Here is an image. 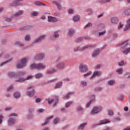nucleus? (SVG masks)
I'll list each match as a JSON object with an SVG mask.
<instances>
[{
  "mask_svg": "<svg viewBox=\"0 0 130 130\" xmlns=\"http://www.w3.org/2000/svg\"><path fill=\"white\" fill-rule=\"evenodd\" d=\"M118 46L122 48L121 51L123 54L127 55L128 54L130 53V47H127V46H128V40H126L121 44H119Z\"/></svg>",
  "mask_w": 130,
  "mask_h": 130,
  "instance_id": "1",
  "label": "nucleus"
},
{
  "mask_svg": "<svg viewBox=\"0 0 130 130\" xmlns=\"http://www.w3.org/2000/svg\"><path fill=\"white\" fill-rule=\"evenodd\" d=\"M18 114L16 113H11L9 114L7 120V125L8 126H13L16 123V119L14 117H17Z\"/></svg>",
  "mask_w": 130,
  "mask_h": 130,
  "instance_id": "2",
  "label": "nucleus"
},
{
  "mask_svg": "<svg viewBox=\"0 0 130 130\" xmlns=\"http://www.w3.org/2000/svg\"><path fill=\"white\" fill-rule=\"evenodd\" d=\"M29 61V58L24 57L19 60L16 64V67L18 69H23L27 66V62Z\"/></svg>",
  "mask_w": 130,
  "mask_h": 130,
  "instance_id": "3",
  "label": "nucleus"
},
{
  "mask_svg": "<svg viewBox=\"0 0 130 130\" xmlns=\"http://www.w3.org/2000/svg\"><path fill=\"white\" fill-rule=\"evenodd\" d=\"M30 68L31 70H44L46 68V65L42 63H34L30 64Z\"/></svg>",
  "mask_w": 130,
  "mask_h": 130,
  "instance_id": "4",
  "label": "nucleus"
},
{
  "mask_svg": "<svg viewBox=\"0 0 130 130\" xmlns=\"http://www.w3.org/2000/svg\"><path fill=\"white\" fill-rule=\"evenodd\" d=\"M24 75H26L25 72H19L17 73V74L13 72H9L7 73V76L9 78H15V77H16V78H18V79L20 78V77H23Z\"/></svg>",
  "mask_w": 130,
  "mask_h": 130,
  "instance_id": "5",
  "label": "nucleus"
},
{
  "mask_svg": "<svg viewBox=\"0 0 130 130\" xmlns=\"http://www.w3.org/2000/svg\"><path fill=\"white\" fill-rule=\"evenodd\" d=\"M26 90L27 91L25 94L27 96H28V97H33L35 95V88L34 86L30 85L28 86Z\"/></svg>",
  "mask_w": 130,
  "mask_h": 130,
  "instance_id": "6",
  "label": "nucleus"
},
{
  "mask_svg": "<svg viewBox=\"0 0 130 130\" xmlns=\"http://www.w3.org/2000/svg\"><path fill=\"white\" fill-rule=\"evenodd\" d=\"M48 104H53V106H55L58 103V97L55 95L52 98H49L46 100Z\"/></svg>",
  "mask_w": 130,
  "mask_h": 130,
  "instance_id": "7",
  "label": "nucleus"
},
{
  "mask_svg": "<svg viewBox=\"0 0 130 130\" xmlns=\"http://www.w3.org/2000/svg\"><path fill=\"white\" fill-rule=\"evenodd\" d=\"M34 77V76H32V75H29V76H27L26 78L22 77V76H21L19 78L16 79L15 80V82L16 83H23V82H25V81H28L29 80H32V79H33Z\"/></svg>",
  "mask_w": 130,
  "mask_h": 130,
  "instance_id": "8",
  "label": "nucleus"
},
{
  "mask_svg": "<svg viewBox=\"0 0 130 130\" xmlns=\"http://www.w3.org/2000/svg\"><path fill=\"white\" fill-rule=\"evenodd\" d=\"M102 111V107L95 106L92 109L90 112V114H91V115H96V114H98V113H100V112Z\"/></svg>",
  "mask_w": 130,
  "mask_h": 130,
  "instance_id": "9",
  "label": "nucleus"
},
{
  "mask_svg": "<svg viewBox=\"0 0 130 130\" xmlns=\"http://www.w3.org/2000/svg\"><path fill=\"white\" fill-rule=\"evenodd\" d=\"M57 64L56 67L58 70H63L64 67H66V63L63 61L60 60V59H57L56 61Z\"/></svg>",
  "mask_w": 130,
  "mask_h": 130,
  "instance_id": "10",
  "label": "nucleus"
},
{
  "mask_svg": "<svg viewBox=\"0 0 130 130\" xmlns=\"http://www.w3.org/2000/svg\"><path fill=\"white\" fill-rule=\"evenodd\" d=\"M58 38H59V30H55L53 32V35L49 38V40L55 41Z\"/></svg>",
  "mask_w": 130,
  "mask_h": 130,
  "instance_id": "11",
  "label": "nucleus"
},
{
  "mask_svg": "<svg viewBox=\"0 0 130 130\" xmlns=\"http://www.w3.org/2000/svg\"><path fill=\"white\" fill-rule=\"evenodd\" d=\"M92 47V45H87L86 46H84L83 47H78L75 48L74 49V51H85L86 49H88V48H91Z\"/></svg>",
  "mask_w": 130,
  "mask_h": 130,
  "instance_id": "12",
  "label": "nucleus"
},
{
  "mask_svg": "<svg viewBox=\"0 0 130 130\" xmlns=\"http://www.w3.org/2000/svg\"><path fill=\"white\" fill-rule=\"evenodd\" d=\"M102 75V71H95L92 75L90 77L89 80H94L96 77H101Z\"/></svg>",
  "mask_w": 130,
  "mask_h": 130,
  "instance_id": "13",
  "label": "nucleus"
},
{
  "mask_svg": "<svg viewBox=\"0 0 130 130\" xmlns=\"http://www.w3.org/2000/svg\"><path fill=\"white\" fill-rule=\"evenodd\" d=\"M47 21L49 23H57V22H58V18L56 17L48 15L47 17Z\"/></svg>",
  "mask_w": 130,
  "mask_h": 130,
  "instance_id": "14",
  "label": "nucleus"
},
{
  "mask_svg": "<svg viewBox=\"0 0 130 130\" xmlns=\"http://www.w3.org/2000/svg\"><path fill=\"white\" fill-rule=\"evenodd\" d=\"M24 0H15L12 3L10 4V7H19V6H22V3Z\"/></svg>",
  "mask_w": 130,
  "mask_h": 130,
  "instance_id": "15",
  "label": "nucleus"
},
{
  "mask_svg": "<svg viewBox=\"0 0 130 130\" xmlns=\"http://www.w3.org/2000/svg\"><path fill=\"white\" fill-rule=\"evenodd\" d=\"M45 58V54L44 53H39L37 54L34 58L35 60H42Z\"/></svg>",
  "mask_w": 130,
  "mask_h": 130,
  "instance_id": "16",
  "label": "nucleus"
},
{
  "mask_svg": "<svg viewBox=\"0 0 130 130\" xmlns=\"http://www.w3.org/2000/svg\"><path fill=\"white\" fill-rule=\"evenodd\" d=\"M119 18L117 16H113L111 18L110 22L113 25H116L118 23Z\"/></svg>",
  "mask_w": 130,
  "mask_h": 130,
  "instance_id": "17",
  "label": "nucleus"
},
{
  "mask_svg": "<svg viewBox=\"0 0 130 130\" xmlns=\"http://www.w3.org/2000/svg\"><path fill=\"white\" fill-rule=\"evenodd\" d=\"M91 100L89 101V103H87L86 105V108H89L90 106H91V104L93 103V102H95V95H92L90 96Z\"/></svg>",
  "mask_w": 130,
  "mask_h": 130,
  "instance_id": "18",
  "label": "nucleus"
},
{
  "mask_svg": "<svg viewBox=\"0 0 130 130\" xmlns=\"http://www.w3.org/2000/svg\"><path fill=\"white\" fill-rule=\"evenodd\" d=\"M46 36L45 35H43L39 37L38 38L36 39L34 41V43H37L40 42V41H43L45 39Z\"/></svg>",
  "mask_w": 130,
  "mask_h": 130,
  "instance_id": "19",
  "label": "nucleus"
},
{
  "mask_svg": "<svg viewBox=\"0 0 130 130\" xmlns=\"http://www.w3.org/2000/svg\"><path fill=\"white\" fill-rule=\"evenodd\" d=\"M130 29V18L127 19L126 21V25L123 28V31L124 32H126L127 30Z\"/></svg>",
  "mask_w": 130,
  "mask_h": 130,
  "instance_id": "20",
  "label": "nucleus"
},
{
  "mask_svg": "<svg viewBox=\"0 0 130 130\" xmlns=\"http://www.w3.org/2000/svg\"><path fill=\"white\" fill-rule=\"evenodd\" d=\"M79 70L82 73H86L88 71V66L85 64H81L79 67Z\"/></svg>",
  "mask_w": 130,
  "mask_h": 130,
  "instance_id": "21",
  "label": "nucleus"
},
{
  "mask_svg": "<svg viewBox=\"0 0 130 130\" xmlns=\"http://www.w3.org/2000/svg\"><path fill=\"white\" fill-rule=\"evenodd\" d=\"M88 125V122H85L81 123L78 127V130H84L85 129V127Z\"/></svg>",
  "mask_w": 130,
  "mask_h": 130,
  "instance_id": "22",
  "label": "nucleus"
},
{
  "mask_svg": "<svg viewBox=\"0 0 130 130\" xmlns=\"http://www.w3.org/2000/svg\"><path fill=\"white\" fill-rule=\"evenodd\" d=\"M100 49H96L92 53V57H97L100 54Z\"/></svg>",
  "mask_w": 130,
  "mask_h": 130,
  "instance_id": "23",
  "label": "nucleus"
},
{
  "mask_svg": "<svg viewBox=\"0 0 130 130\" xmlns=\"http://www.w3.org/2000/svg\"><path fill=\"white\" fill-rule=\"evenodd\" d=\"M106 123H110V120H109L107 119L101 120L100 121L99 123L97 124V125H101L102 124H106Z\"/></svg>",
  "mask_w": 130,
  "mask_h": 130,
  "instance_id": "24",
  "label": "nucleus"
},
{
  "mask_svg": "<svg viewBox=\"0 0 130 130\" xmlns=\"http://www.w3.org/2000/svg\"><path fill=\"white\" fill-rule=\"evenodd\" d=\"M22 14H23V10H19L18 12L15 13L13 15V17L11 18H10L9 20H12L13 18H16V17H19V16H21Z\"/></svg>",
  "mask_w": 130,
  "mask_h": 130,
  "instance_id": "25",
  "label": "nucleus"
},
{
  "mask_svg": "<svg viewBox=\"0 0 130 130\" xmlns=\"http://www.w3.org/2000/svg\"><path fill=\"white\" fill-rule=\"evenodd\" d=\"M52 3L53 4H55V5H56L57 9H59V10L62 9V6L58 2L56 1H52Z\"/></svg>",
  "mask_w": 130,
  "mask_h": 130,
  "instance_id": "26",
  "label": "nucleus"
},
{
  "mask_svg": "<svg viewBox=\"0 0 130 130\" xmlns=\"http://www.w3.org/2000/svg\"><path fill=\"white\" fill-rule=\"evenodd\" d=\"M68 36L70 37H73L74 36V35L75 34V29L74 28H70L68 30Z\"/></svg>",
  "mask_w": 130,
  "mask_h": 130,
  "instance_id": "27",
  "label": "nucleus"
},
{
  "mask_svg": "<svg viewBox=\"0 0 130 130\" xmlns=\"http://www.w3.org/2000/svg\"><path fill=\"white\" fill-rule=\"evenodd\" d=\"M34 5H35V6H38L39 7H41V6H46V4H44L43 3H41V2L39 1H35L34 2Z\"/></svg>",
  "mask_w": 130,
  "mask_h": 130,
  "instance_id": "28",
  "label": "nucleus"
},
{
  "mask_svg": "<svg viewBox=\"0 0 130 130\" xmlns=\"http://www.w3.org/2000/svg\"><path fill=\"white\" fill-rule=\"evenodd\" d=\"M123 14L125 16H130V8L124 10Z\"/></svg>",
  "mask_w": 130,
  "mask_h": 130,
  "instance_id": "29",
  "label": "nucleus"
},
{
  "mask_svg": "<svg viewBox=\"0 0 130 130\" xmlns=\"http://www.w3.org/2000/svg\"><path fill=\"white\" fill-rule=\"evenodd\" d=\"M13 96L15 99H20V98H21V93L20 92L16 91L14 92Z\"/></svg>",
  "mask_w": 130,
  "mask_h": 130,
  "instance_id": "30",
  "label": "nucleus"
},
{
  "mask_svg": "<svg viewBox=\"0 0 130 130\" xmlns=\"http://www.w3.org/2000/svg\"><path fill=\"white\" fill-rule=\"evenodd\" d=\"M11 61H13V58H10V59L1 63L0 64V67H4V66L9 63V62H11Z\"/></svg>",
  "mask_w": 130,
  "mask_h": 130,
  "instance_id": "31",
  "label": "nucleus"
},
{
  "mask_svg": "<svg viewBox=\"0 0 130 130\" xmlns=\"http://www.w3.org/2000/svg\"><path fill=\"white\" fill-rule=\"evenodd\" d=\"M62 86V82L59 81L58 83H56V85L54 86V89H59V88H61Z\"/></svg>",
  "mask_w": 130,
  "mask_h": 130,
  "instance_id": "32",
  "label": "nucleus"
},
{
  "mask_svg": "<svg viewBox=\"0 0 130 130\" xmlns=\"http://www.w3.org/2000/svg\"><path fill=\"white\" fill-rule=\"evenodd\" d=\"M76 110L78 112H82V111H84V108L82 106L80 105L77 107Z\"/></svg>",
  "mask_w": 130,
  "mask_h": 130,
  "instance_id": "33",
  "label": "nucleus"
},
{
  "mask_svg": "<svg viewBox=\"0 0 130 130\" xmlns=\"http://www.w3.org/2000/svg\"><path fill=\"white\" fill-rule=\"evenodd\" d=\"M116 73L118 74V75H122V73H123V69L122 68H118L116 70Z\"/></svg>",
  "mask_w": 130,
  "mask_h": 130,
  "instance_id": "34",
  "label": "nucleus"
},
{
  "mask_svg": "<svg viewBox=\"0 0 130 130\" xmlns=\"http://www.w3.org/2000/svg\"><path fill=\"white\" fill-rule=\"evenodd\" d=\"M80 19H81V18L80 17V16L75 15L73 16V20L74 22H79V21H80Z\"/></svg>",
  "mask_w": 130,
  "mask_h": 130,
  "instance_id": "35",
  "label": "nucleus"
},
{
  "mask_svg": "<svg viewBox=\"0 0 130 130\" xmlns=\"http://www.w3.org/2000/svg\"><path fill=\"white\" fill-rule=\"evenodd\" d=\"M73 94H74L73 92H68L66 95L63 96V99H69V98H70V96H71V95H73Z\"/></svg>",
  "mask_w": 130,
  "mask_h": 130,
  "instance_id": "36",
  "label": "nucleus"
},
{
  "mask_svg": "<svg viewBox=\"0 0 130 130\" xmlns=\"http://www.w3.org/2000/svg\"><path fill=\"white\" fill-rule=\"evenodd\" d=\"M123 26H124V24L122 22H120L118 25L117 30H118V31H121V30H122V28H123Z\"/></svg>",
  "mask_w": 130,
  "mask_h": 130,
  "instance_id": "37",
  "label": "nucleus"
},
{
  "mask_svg": "<svg viewBox=\"0 0 130 130\" xmlns=\"http://www.w3.org/2000/svg\"><path fill=\"white\" fill-rule=\"evenodd\" d=\"M119 67H123V66H125L126 64V62L124 61V60H121L118 63Z\"/></svg>",
  "mask_w": 130,
  "mask_h": 130,
  "instance_id": "38",
  "label": "nucleus"
},
{
  "mask_svg": "<svg viewBox=\"0 0 130 130\" xmlns=\"http://www.w3.org/2000/svg\"><path fill=\"white\" fill-rule=\"evenodd\" d=\"M56 72V70L55 69H53L51 70H48L46 72V74L48 75H51V74H53V73H55Z\"/></svg>",
  "mask_w": 130,
  "mask_h": 130,
  "instance_id": "39",
  "label": "nucleus"
},
{
  "mask_svg": "<svg viewBox=\"0 0 130 130\" xmlns=\"http://www.w3.org/2000/svg\"><path fill=\"white\" fill-rule=\"evenodd\" d=\"M28 29H30V26H22L20 28V31H25V30H28Z\"/></svg>",
  "mask_w": 130,
  "mask_h": 130,
  "instance_id": "40",
  "label": "nucleus"
},
{
  "mask_svg": "<svg viewBox=\"0 0 130 130\" xmlns=\"http://www.w3.org/2000/svg\"><path fill=\"white\" fill-rule=\"evenodd\" d=\"M50 119H51V117L47 118L46 119V121L44 123L42 124V126H44V125H46V124L48 123V122L49 121V120H50Z\"/></svg>",
  "mask_w": 130,
  "mask_h": 130,
  "instance_id": "41",
  "label": "nucleus"
},
{
  "mask_svg": "<svg viewBox=\"0 0 130 130\" xmlns=\"http://www.w3.org/2000/svg\"><path fill=\"white\" fill-rule=\"evenodd\" d=\"M108 85H110V86H112L115 84V80H110L108 81Z\"/></svg>",
  "mask_w": 130,
  "mask_h": 130,
  "instance_id": "42",
  "label": "nucleus"
},
{
  "mask_svg": "<svg viewBox=\"0 0 130 130\" xmlns=\"http://www.w3.org/2000/svg\"><path fill=\"white\" fill-rule=\"evenodd\" d=\"M39 15V13L37 11H33L31 13V17H37Z\"/></svg>",
  "mask_w": 130,
  "mask_h": 130,
  "instance_id": "43",
  "label": "nucleus"
},
{
  "mask_svg": "<svg viewBox=\"0 0 130 130\" xmlns=\"http://www.w3.org/2000/svg\"><path fill=\"white\" fill-rule=\"evenodd\" d=\"M85 12H86L88 15H92V14H93V11H92V9H86L85 10Z\"/></svg>",
  "mask_w": 130,
  "mask_h": 130,
  "instance_id": "44",
  "label": "nucleus"
},
{
  "mask_svg": "<svg viewBox=\"0 0 130 130\" xmlns=\"http://www.w3.org/2000/svg\"><path fill=\"white\" fill-rule=\"evenodd\" d=\"M73 104V102H68L66 103L65 107L66 108H69L71 105Z\"/></svg>",
  "mask_w": 130,
  "mask_h": 130,
  "instance_id": "45",
  "label": "nucleus"
},
{
  "mask_svg": "<svg viewBox=\"0 0 130 130\" xmlns=\"http://www.w3.org/2000/svg\"><path fill=\"white\" fill-rule=\"evenodd\" d=\"M12 90H14V86L13 85L9 86L7 89V92H11Z\"/></svg>",
  "mask_w": 130,
  "mask_h": 130,
  "instance_id": "46",
  "label": "nucleus"
},
{
  "mask_svg": "<svg viewBox=\"0 0 130 130\" xmlns=\"http://www.w3.org/2000/svg\"><path fill=\"white\" fill-rule=\"evenodd\" d=\"M81 85L83 87H87V81L83 80L81 82Z\"/></svg>",
  "mask_w": 130,
  "mask_h": 130,
  "instance_id": "47",
  "label": "nucleus"
},
{
  "mask_svg": "<svg viewBox=\"0 0 130 130\" xmlns=\"http://www.w3.org/2000/svg\"><path fill=\"white\" fill-rule=\"evenodd\" d=\"M92 25L93 24H92V23H88L86 25H85L84 29H86V28H90V27H92Z\"/></svg>",
  "mask_w": 130,
  "mask_h": 130,
  "instance_id": "48",
  "label": "nucleus"
},
{
  "mask_svg": "<svg viewBox=\"0 0 130 130\" xmlns=\"http://www.w3.org/2000/svg\"><path fill=\"white\" fill-rule=\"evenodd\" d=\"M91 75H92V72L91 71H89L86 74H85L84 75V78H87V77H89V76H91Z\"/></svg>",
  "mask_w": 130,
  "mask_h": 130,
  "instance_id": "49",
  "label": "nucleus"
},
{
  "mask_svg": "<svg viewBox=\"0 0 130 130\" xmlns=\"http://www.w3.org/2000/svg\"><path fill=\"white\" fill-rule=\"evenodd\" d=\"M4 118H5V116L2 114H0V125L3 124Z\"/></svg>",
  "mask_w": 130,
  "mask_h": 130,
  "instance_id": "50",
  "label": "nucleus"
},
{
  "mask_svg": "<svg viewBox=\"0 0 130 130\" xmlns=\"http://www.w3.org/2000/svg\"><path fill=\"white\" fill-rule=\"evenodd\" d=\"M34 117V116H33V114H28L27 116V119H33Z\"/></svg>",
  "mask_w": 130,
  "mask_h": 130,
  "instance_id": "51",
  "label": "nucleus"
},
{
  "mask_svg": "<svg viewBox=\"0 0 130 130\" xmlns=\"http://www.w3.org/2000/svg\"><path fill=\"white\" fill-rule=\"evenodd\" d=\"M42 74L38 73L35 75V77L36 78V79H40V78H42Z\"/></svg>",
  "mask_w": 130,
  "mask_h": 130,
  "instance_id": "52",
  "label": "nucleus"
},
{
  "mask_svg": "<svg viewBox=\"0 0 130 130\" xmlns=\"http://www.w3.org/2000/svg\"><path fill=\"white\" fill-rule=\"evenodd\" d=\"M24 40L25 41H30V35H27L26 36H25L24 38Z\"/></svg>",
  "mask_w": 130,
  "mask_h": 130,
  "instance_id": "53",
  "label": "nucleus"
},
{
  "mask_svg": "<svg viewBox=\"0 0 130 130\" xmlns=\"http://www.w3.org/2000/svg\"><path fill=\"white\" fill-rule=\"evenodd\" d=\"M53 122L54 124H56V123H58L59 122V118H56L54 119Z\"/></svg>",
  "mask_w": 130,
  "mask_h": 130,
  "instance_id": "54",
  "label": "nucleus"
},
{
  "mask_svg": "<svg viewBox=\"0 0 130 130\" xmlns=\"http://www.w3.org/2000/svg\"><path fill=\"white\" fill-rule=\"evenodd\" d=\"M37 111L38 113H43V112H44L45 110L44 109H39Z\"/></svg>",
  "mask_w": 130,
  "mask_h": 130,
  "instance_id": "55",
  "label": "nucleus"
},
{
  "mask_svg": "<svg viewBox=\"0 0 130 130\" xmlns=\"http://www.w3.org/2000/svg\"><path fill=\"white\" fill-rule=\"evenodd\" d=\"M106 33V30H104L103 31L99 32V36H103Z\"/></svg>",
  "mask_w": 130,
  "mask_h": 130,
  "instance_id": "56",
  "label": "nucleus"
},
{
  "mask_svg": "<svg viewBox=\"0 0 130 130\" xmlns=\"http://www.w3.org/2000/svg\"><path fill=\"white\" fill-rule=\"evenodd\" d=\"M74 11L73 10V9H70L69 10H68V13L70 14V15H72L73 13H74Z\"/></svg>",
  "mask_w": 130,
  "mask_h": 130,
  "instance_id": "57",
  "label": "nucleus"
},
{
  "mask_svg": "<svg viewBox=\"0 0 130 130\" xmlns=\"http://www.w3.org/2000/svg\"><path fill=\"white\" fill-rule=\"evenodd\" d=\"M108 115H110V116H112V115H113V111L111 110H109Z\"/></svg>",
  "mask_w": 130,
  "mask_h": 130,
  "instance_id": "58",
  "label": "nucleus"
},
{
  "mask_svg": "<svg viewBox=\"0 0 130 130\" xmlns=\"http://www.w3.org/2000/svg\"><path fill=\"white\" fill-rule=\"evenodd\" d=\"M111 2V0H103L102 1V3L103 4H106V3H110Z\"/></svg>",
  "mask_w": 130,
  "mask_h": 130,
  "instance_id": "59",
  "label": "nucleus"
},
{
  "mask_svg": "<svg viewBox=\"0 0 130 130\" xmlns=\"http://www.w3.org/2000/svg\"><path fill=\"white\" fill-rule=\"evenodd\" d=\"M36 103H40V102H41V99H40V98L36 99Z\"/></svg>",
  "mask_w": 130,
  "mask_h": 130,
  "instance_id": "60",
  "label": "nucleus"
},
{
  "mask_svg": "<svg viewBox=\"0 0 130 130\" xmlns=\"http://www.w3.org/2000/svg\"><path fill=\"white\" fill-rule=\"evenodd\" d=\"M124 75L126 78H130V72H127Z\"/></svg>",
  "mask_w": 130,
  "mask_h": 130,
  "instance_id": "61",
  "label": "nucleus"
},
{
  "mask_svg": "<svg viewBox=\"0 0 130 130\" xmlns=\"http://www.w3.org/2000/svg\"><path fill=\"white\" fill-rule=\"evenodd\" d=\"M12 110V107H7L5 108L6 111H10Z\"/></svg>",
  "mask_w": 130,
  "mask_h": 130,
  "instance_id": "62",
  "label": "nucleus"
},
{
  "mask_svg": "<svg viewBox=\"0 0 130 130\" xmlns=\"http://www.w3.org/2000/svg\"><path fill=\"white\" fill-rule=\"evenodd\" d=\"M95 90L96 91H101V90H102V87H97L96 88H95Z\"/></svg>",
  "mask_w": 130,
  "mask_h": 130,
  "instance_id": "63",
  "label": "nucleus"
},
{
  "mask_svg": "<svg viewBox=\"0 0 130 130\" xmlns=\"http://www.w3.org/2000/svg\"><path fill=\"white\" fill-rule=\"evenodd\" d=\"M118 37V35L117 34L115 33L113 34V37H114V38H117Z\"/></svg>",
  "mask_w": 130,
  "mask_h": 130,
  "instance_id": "64",
  "label": "nucleus"
}]
</instances>
